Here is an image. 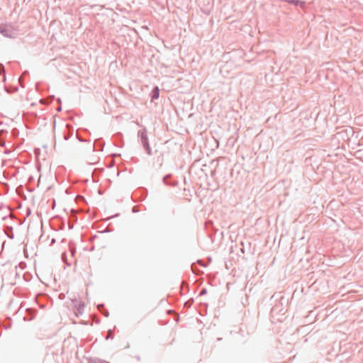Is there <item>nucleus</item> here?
<instances>
[{"instance_id": "obj_13", "label": "nucleus", "mask_w": 363, "mask_h": 363, "mask_svg": "<svg viewBox=\"0 0 363 363\" xmlns=\"http://www.w3.org/2000/svg\"><path fill=\"white\" fill-rule=\"evenodd\" d=\"M57 111H61V107L60 106L59 108H57Z\"/></svg>"}, {"instance_id": "obj_12", "label": "nucleus", "mask_w": 363, "mask_h": 363, "mask_svg": "<svg viewBox=\"0 0 363 363\" xmlns=\"http://www.w3.org/2000/svg\"><path fill=\"white\" fill-rule=\"evenodd\" d=\"M57 101L60 104L61 103V99L60 98L57 99Z\"/></svg>"}, {"instance_id": "obj_5", "label": "nucleus", "mask_w": 363, "mask_h": 363, "mask_svg": "<svg viewBox=\"0 0 363 363\" xmlns=\"http://www.w3.org/2000/svg\"><path fill=\"white\" fill-rule=\"evenodd\" d=\"M157 98H159V86H155L152 91V96L151 101H152L155 99H157Z\"/></svg>"}, {"instance_id": "obj_8", "label": "nucleus", "mask_w": 363, "mask_h": 363, "mask_svg": "<svg viewBox=\"0 0 363 363\" xmlns=\"http://www.w3.org/2000/svg\"><path fill=\"white\" fill-rule=\"evenodd\" d=\"M137 238H138V236L136 234L133 235V236L131 238H130V241L133 242L137 240Z\"/></svg>"}, {"instance_id": "obj_4", "label": "nucleus", "mask_w": 363, "mask_h": 363, "mask_svg": "<svg viewBox=\"0 0 363 363\" xmlns=\"http://www.w3.org/2000/svg\"><path fill=\"white\" fill-rule=\"evenodd\" d=\"M4 233L9 238L13 239L14 235L13 233V228L11 226H6L4 228Z\"/></svg>"}, {"instance_id": "obj_10", "label": "nucleus", "mask_w": 363, "mask_h": 363, "mask_svg": "<svg viewBox=\"0 0 363 363\" xmlns=\"http://www.w3.org/2000/svg\"><path fill=\"white\" fill-rule=\"evenodd\" d=\"M75 252H76V250L74 248H72V247L70 248V253H71V256L72 257H74Z\"/></svg>"}, {"instance_id": "obj_11", "label": "nucleus", "mask_w": 363, "mask_h": 363, "mask_svg": "<svg viewBox=\"0 0 363 363\" xmlns=\"http://www.w3.org/2000/svg\"><path fill=\"white\" fill-rule=\"evenodd\" d=\"M133 212H134V213H135V212H138V210L136 209V206H134V207L133 208Z\"/></svg>"}, {"instance_id": "obj_3", "label": "nucleus", "mask_w": 363, "mask_h": 363, "mask_svg": "<svg viewBox=\"0 0 363 363\" xmlns=\"http://www.w3.org/2000/svg\"><path fill=\"white\" fill-rule=\"evenodd\" d=\"M73 129L69 125H66V132L64 133L63 138L65 140H67L72 135Z\"/></svg>"}, {"instance_id": "obj_1", "label": "nucleus", "mask_w": 363, "mask_h": 363, "mask_svg": "<svg viewBox=\"0 0 363 363\" xmlns=\"http://www.w3.org/2000/svg\"><path fill=\"white\" fill-rule=\"evenodd\" d=\"M138 135L140 137L141 143L145 149L146 150L147 153L148 155H151V149L149 146L146 131L145 130H139Z\"/></svg>"}, {"instance_id": "obj_2", "label": "nucleus", "mask_w": 363, "mask_h": 363, "mask_svg": "<svg viewBox=\"0 0 363 363\" xmlns=\"http://www.w3.org/2000/svg\"><path fill=\"white\" fill-rule=\"evenodd\" d=\"M0 33L7 38H14L16 33L10 28H0Z\"/></svg>"}, {"instance_id": "obj_9", "label": "nucleus", "mask_w": 363, "mask_h": 363, "mask_svg": "<svg viewBox=\"0 0 363 363\" xmlns=\"http://www.w3.org/2000/svg\"><path fill=\"white\" fill-rule=\"evenodd\" d=\"M19 267H20V268H21V269H24L26 268V263H24V262H21V263L19 264Z\"/></svg>"}, {"instance_id": "obj_6", "label": "nucleus", "mask_w": 363, "mask_h": 363, "mask_svg": "<svg viewBox=\"0 0 363 363\" xmlns=\"http://www.w3.org/2000/svg\"><path fill=\"white\" fill-rule=\"evenodd\" d=\"M62 259L63 260V262L68 266L71 265V262H68L67 259V256H66V254L65 253H62Z\"/></svg>"}, {"instance_id": "obj_7", "label": "nucleus", "mask_w": 363, "mask_h": 363, "mask_svg": "<svg viewBox=\"0 0 363 363\" xmlns=\"http://www.w3.org/2000/svg\"><path fill=\"white\" fill-rule=\"evenodd\" d=\"M4 74V77H5V69H4V67L3 65H0V74ZM6 79V78H4V80Z\"/></svg>"}]
</instances>
